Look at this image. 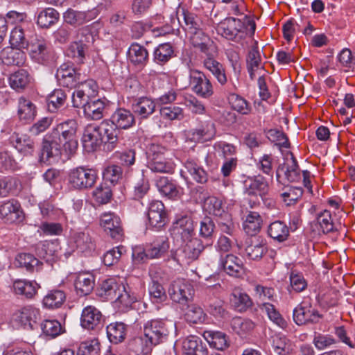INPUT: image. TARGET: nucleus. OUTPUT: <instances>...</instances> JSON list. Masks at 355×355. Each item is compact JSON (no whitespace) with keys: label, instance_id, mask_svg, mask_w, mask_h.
Instances as JSON below:
<instances>
[{"label":"nucleus","instance_id":"1","mask_svg":"<svg viewBox=\"0 0 355 355\" xmlns=\"http://www.w3.org/2000/svg\"><path fill=\"white\" fill-rule=\"evenodd\" d=\"M77 128L76 121L69 119L58 124L50 132L51 137L56 139L67 154L73 155L78 149Z\"/></svg>","mask_w":355,"mask_h":355},{"label":"nucleus","instance_id":"2","mask_svg":"<svg viewBox=\"0 0 355 355\" xmlns=\"http://www.w3.org/2000/svg\"><path fill=\"white\" fill-rule=\"evenodd\" d=\"M168 151L166 147L158 143H150L148 146V168L155 173L172 174L176 165L172 158L166 157Z\"/></svg>","mask_w":355,"mask_h":355},{"label":"nucleus","instance_id":"3","mask_svg":"<svg viewBox=\"0 0 355 355\" xmlns=\"http://www.w3.org/2000/svg\"><path fill=\"white\" fill-rule=\"evenodd\" d=\"M98 179V171L96 168L82 166L72 168L68 175L69 186L78 190H85L92 188Z\"/></svg>","mask_w":355,"mask_h":355},{"label":"nucleus","instance_id":"4","mask_svg":"<svg viewBox=\"0 0 355 355\" xmlns=\"http://www.w3.org/2000/svg\"><path fill=\"white\" fill-rule=\"evenodd\" d=\"M27 50L31 58L40 64H46L54 58L51 44L41 36L31 39Z\"/></svg>","mask_w":355,"mask_h":355},{"label":"nucleus","instance_id":"5","mask_svg":"<svg viewBox=\"0 0 355 355\" xmlns=\"http://www.w3.org/2000/svg\"><path fill=\"white\" fill-rule=\"evenodd\" d=\"M171 329L162 320H151L144 325V334L154 345L166 341Z\"/></svg>","mask_w":355,"mask_h":355},{"label":"nucleus","instance_id":"6","mask_svg":"<svg viewBox=\"0 0 355 355\" xmlns=\"http://www.w3.org/2000/svg\"><path fill=\"white\" fill-rule=\"evenodd\" d=\"M189 84L192 91L200 97L209 98L214 94V87L210 79L200 70H190Z\"/></svg>","mask_w":355,"mask_h":355},{"label":"nucleus","instance_id":"7","mask_svg":"<svg viewBox=\"0 0 355 355\" xmlns=\"http://www.w3.org/2000/svg\"><path fill=\"white\" fill-rule=\"evenodd\" d=\"M0 218L7 224H19L25 218L19 202L14 198L0 202Z\"/></svg>","mask_w":355,"mask_h":355},{"label":"nucleus","instance_id":"8","mask_svg":"<svg viewBox=\"0 0 355 355\" xmlns=\"http://www.w3.org/2000/svg\"><path fill=\"white\" fill-rule=\"evenodd\" d=\"M105 322V316L94 306L89 305L83 309L80 325L83 329L98 333L103 328Z\"/></svg>","mask_w":355,"mask_h":355},{"label":"nucleus","instance_id":"9","mask_svg":"<svg viewBox=\"0 0 355 355\" xmlns=\"http://www.w3.org/2000/svg\"><path fill=\"white\" fill-rule=\"evenodd\" d=\"M293 320L297 325L318 323L322 315L309 300H304L293 310Z\"/></svg>","mask_w":355,"mask_h":355},{"label":"nucleus","instance_id":"10","mask_svg":"<svg viewBox=\"0 0 355 355\" xmlns=\"http://www.w3.org/2000/svg\"><path fill=\"white\" fill-rule=\"evenodd\" d=\"M99 225L112 239L120 241L123 236V229L120 217L114 212L101 214Z\"/></svg>","mask_w":355,"mask_h":355},{"label":"nucleus","instance_id":"11","mask_svg":"<svg viewBox=\"0 0 355 355\" xmlns=\"http://www.w3.org/2000/svg\"><path fill=\"white\" fill-rule=\"evenodd\" d=\"M243 24L241 20L228 17L221 21L217 26V33L230 40L239 42L244 35Z\"/></svg>","mask_w":355,"mask_h":355},{"label":"nucleus","instance_id":"12","mask_svg":"<svg viewBox=\"0 0 355 355\" xmlns=\"http://www.w3.org/2000/svg\"><path fill=\"white\" fill-rule=\"evenodd\" d=\"M56 78L59 84L64 87H76L80 80V73L71 62L63 63L57 70Z\"/></svg>","mask_w":355,"mask_h":355},{"label":"nucleus","instance_id":"13","mask_svg":"<svg viewBox=\"0 0 355 355\" xmlns=\"http://www.w3.org/2000/svg\"><path fill=\"white\" fill-rule=\"evenodd\" d=\"M147 217L149 225L157 230L163 227L168 222L167 212L162 201H152L148 206Z\"/></svg>","mask_w":355,"mask_h":355},{"label":"nucleus","instance_id":"14","mask_svg":"<svg viewBox=\"0 0 355 355\" xmlns=\"http://www.w3.org/2000/svg\"><path fill=\"white\" fill-rule=\"evenodd\" d=\"M220 266L230 276L241 277L245 274L243 261L233 254L220 255Z\"/></svg>","mask_w":355,"mask_h":355},{"label":"nucleus","instance_id":"15","mask_svg":"<svg viewBox=\"0 0 355 355\" xmlns=\"http://www.w3.org/2000/svg\"><path fill=\"white\" fill-rule=\"evenodd\" d=\"M171 234L175 239L180 238L182 242L195 238V227L191 218L184 216L178 218L173 223Z\"/></svg>","mask_w":355,"mask_h":355},{"label":"nucleus","instance_id":"16","mask_svg":"<svg viewBox=\"0 0 355 355\" xmlns=\"http://www.w3.org/2000/svg\"><path fill=\"white\" fill-rule=\"evenodd\" d=\"M14 320L24 327L33 329L40 319V310L33 305H26L17 309L13 314Z\"/></svg>","mask_w":355,"mask_h":355},{"label":"nucleus","instance_id":"17","mask_svg":"<svg viewBox=\"0 0 355 355\" xmlns=\"http://www.w3.org/2000/svg\"><path fill=\"white\" fill-rule=\"evenodd\" d=\"M185 245L180 250L178 257H175L178 263L196 260L204 250L202 241L198 238H193L183 241Z\"/></svg>","mask_w":355,"mask_h":355},{"label":"nucleus","instance_id":"18","mask_svg":"<svg viewBox=\"0 0 355 355\" xmlns=\"http://www.w3.org/2000/svg\"><path fill=\"white\" fill-rule=\"evenodd\" d=\"M103 142V137L101 135L96 124H88L84 130L82 137L83 146L88 153L97 150Z\"/></svg>","mask_w":355,"mask_h":355},{"label":"nucleus","instance_id":"19","mask_svg":"<svg viewBox=\"0 0 355 355\" xmlns=\"http://www.w3.org/2000/svg\"><path fill=\"white\" fill-rule=\"evenodd\" d=\"M63 150V147L51 137L49 133L44 138L40 155V161L44 164H51V159L58 157Z\"/></svg>","mask_w":355,"mask_h":355},{"label":"nucleus","instance_id":"20","mask_svg":"<svg viewBox=\"0 0 355 355\" xmlns=\"http://www.w3.org/2000/svg\"><path fill=\"white\" fill-rule=\"evenodd\" d=\"M243 184L245 192L250 196L259 195L263 198L269 191V184L261 175L248 177Z\"/></svg>","mask_w":355,"mask_h":355},{"label":"nucleus","instance_id":"21","mask_svg":"<svg viewBox=\"0 0 355 355\" xmlns=\"http://www.w3.org/2000/svg\"><path fill=\"white\" fill-rule=\"evenodd\" d=\"M98 128L107 148L110 150H114L119 144L120 130L109 119L103 120L98 125Z\"/></svg>","mask_w":355,"mask_h":355},{"label":"nucleus","instance_id":"22","mask_svg":"<svg viewBox=\"0 0 355 355\" xmlns=\"http://www.w3.org/2000/svg\"><path fill=\"white\" fill-rule=\"evenodd\" d=\"M191 286L183 280L178 279L171 284L168 288V295L171 299L179 304H186L192 295Z\"/></svg>","mask_w":355,"mask_h":355},{"label":"nucleus","instance_id":"23","mask_svg":"<svg viewBox=\"0 0 355 355\" xmlns=\"http://www.w3.org/2000/svg\"><path fill=\"white\" fill-rule=\"evenodd\" d=\"M73 285L78 295L90 294L95 286V276L89 272L82 271L74 275Z\"/></svg>","mask_w":355,"mask_h":355},{"label":"nucleus","instance_id":"24","mask_svg":"<svg viewBox=\"0 0 355 355\" xmlns=\"http://www.w3.org/2000/svg\"><path fill=\"white\" fill-rule=\"evenodd\" d=\"M60 250L58 239L42 241L37 243L35 246L37 254L48 262L53 261L58 258Z\"/></svg>","mask_w":355,"mask_h":355},{"label":"nucleus","instance_id":"25","mask_svg":"<svg viewBox=\"0 0 355 355\" xmlns=\"http://www.w3.org/2000/svg\"><path fill=\"white\" fill-rule=\"evenodd\" d=\"M10 143L22 155H32L35 151V142L30 136L13 132L10 138Z\"/></svg>","mask_w":355,"mask_h":355},{"label":"nucleus","instance_id":"26","mask_svg":"<svg viewBox=\"0 0 355 355\" xmlns=\"http://www.w3.org/2000/svg\"><path fill=\"white\" fill-rule=\"evenodd\" d=\"M109 120L120 130L132 128L136 122L133 112L125 108L116 109Z\"/></svg>","mask_w":355,"mask_h":355},{"label":"nucleus","instance_id":"27","mask_svg":"<svg viewBox=\"0 0 355 355\" xmlns=\"http://www.w3.org/2000/svg\"><path fill=\"white\" fill-rule=\"evenodd\" d=\"M39 288H40V285L35 281L19 279L14 280L12 283V289L15 294L28 300L34 298L37 294Z\"/></svg>","mask_w":355,"mask_h":355},{"label":"nucleus","instance_id":"28","mask_svg":"<svg viewBox=\"0 0 355 355\" xmlns=\"http://www.w3.org/2000/svg\"><path fill=\"white\" fill-rule=\"evenodd\" d=\"M131 107L134 115L141 119H146L155 112L156 103L150 98L140 97L133 101Z\"/></svg>","mask_w":355,"mask_h":355},{"label":"nucleus","instance_id":"29","mask_svg":"<svg viewBox=\"0 0 355 355\" xmlns=\"http://www.w3.org/2000/svg\"><path fill=\"white\" fill-rule=\"evenodd\" d=\"M0 59L8 66L22 67L26 62V55L20 48L6 47L1 51Z\"/></svg>","mask_w":355,"mask_h":355},{"label":"nucleus","instance_id":"30","mask_svg":"<svg viewBox=\"0 0 355 355\" xmlns=\"http://www.w3.org/2000/svg\"><path fill=\"white\" fill-rule=\"evenodd\" d=\"M184 355H208V349L202 339L196 336H189L182 343Z\"/></svg>","mask_w":355,"mask_h":355},{"label":"nucleus","instance_id":"31","mask_svg":"<svg viewBox=\"0 0 355 355\" xmlns=\"http://www.w3.org/2000/svg\"><path fill=\"white\" fill-rule=\"evenodd\" d=\"M216 134V128L211 120L200 121L199 125L193 130V139L197 141H208L212 140Z\"/></svg>","mask_w":355,"mask_h":355},{"label":"nucleus","instance_id":"32","mask_svg":"<svg viewBox=\"0 0 355 355\" xmlns=\"http://www.w3.org/2000/svg\"><path fill=\"white\" fill-rule=\"evenodd\" d=\"M120 284L114 278H107L99 283L96 295L103 300H113L120 289Z\"/></svg>","mask_w":355,"mask_h":355},{"label":"nucleus","instance_id":"33","mask_svg":"<svg viewBox=\"0 0 355 355\" xmlns=\"http://www.w3.org/2000/svg\"><path fill=\"white\" fill-rule=\"evenodd\" d=\"M159 191L171 199H178L183 194V188L167 177H160L156 182Z\"/></svg>","mask_w":355,"mask_h":355},{"label":"nucleus","instance_id":"34","mask_svg":"<svg viewBox=\"0 0 355 355\" xmlns=\"http://www.w3.org/2000/svg\"><path fill=\"white\" fill-rule=\"evenodd\" d=\"M184 166L194 181L200 184L207 182L208 174L203 167L200 166L198 159L189 157L184 162Z\"/></svg>","mask_w":355,"mask_h":355},{"label":"nucleus","instance_id":"35","mask_svg":"<svg viewBox=\"0 0 355 355\" xmlns=\"http://www.w3.org/2000/svg\"><path fill=\"white\" fill-rule=\"evenodd\" d=\"M169 247L168 239L166 235L157 236L146 247L148 257L150 259H159L168 252Z\"/></svg>","mask_w":355,"mask_h":355},{"label":"nucleus","instance_id":"36","mask_svg":"<svg viewBox=\"0 0 355 355\" xmlns=\"http://www.w3.org/2000/svg\"><path fill=\"white\" fill-rule=\"evenodd\" d=\"M202 336L210 347L218 350L223 351L230 345L229 337L223 332L207 330L203 332Z\"/></svg>","mask_w":355,"mask_h":355},{"label":"nucleus","instance_id":"37","mask_svg":"<svg viewBox=\"0 0 355 355\" xmlns=\"http://www.w3.org/2000/svg\"><path fill=\"white\" fill-rule=\"evenodd\" d=\"M205 54L207 57L203 60V66L214 76L220 85H225L227 82V78L223 65L214 59L209 55V51Z\"/></svg>","mask_w":355,"mask_h":355},{"label":"nucleus","instance_id":"38","mask_svg":"<svg viewBox=\"0 0 355 355\" xmlns=\"http://www.w3.org/2000/svg\"><path fill=\"white\" fill-rule=\"evenodd\" d=\"M155 346L146 336H139L130 340L128 346L130 355H147Z\"/></svg>","mask_w":355,"mask_h":355},{"label":"nucleus","instance_id":"39","mask_svg":"<svg viewBox=\"0 0 355 355\" xmlns=\"http://www.w3.org/2000/svg\"><path fill=\"white\" fill-rule=\"evenodd\" d=\"M230 302L236 310L241 312L246 311L252 305L250 296L239 288L233 289L230 296Z\"/></svg>","mask_w":355,"mask_h":355},{"label":"nucleus","instance_id":"40","mask_svg":"<svg viewBox=\"0 0 355 355\" xmlns=\"http://www.w3.org/2000/svg\"><path fill=\"white\" fill-rule=\"evenodd\" d=\"M17 115L20 121H33L37 115L36 106L31 100L21 97L18 100Z\"/></svg>","mask_w":355,"mask_h":355},{"label":"nucleus","instance_id":"41","mask_svg":"<svg viewBox=\"0 0 355 355\" xmlns=\"http://www.w3.org/2000/svg\"><path fill=\"white\" fill-rule=\"evenodd\" d=\"M71 239L78 252L90 253L95 250L96 245L89 234L85 232H75Z\"/></svg>","mask_w":355,"mask_h":355},{"label":"nucleus","instance_id":"42","mask_svg":"<svg viewBox=\"0 0 355 355\" xmlns=\"http://www.w3.org/2000/svg\"><path fill=\"white\" fill-rule=\"evenodd\" d=\"M268 234L274 241L282 243L289 236V227L284 222L276 220L269 225Z\"/></svg>","mask_w":355,"mask_h":355},{"label":"nucleus","instance_id":"43","mask_svg":"<svg viewBox=\"0 0 355 355\" xmlns=\"http://www.w3.org/2000/svg\"><path fill=\"white\" fill-rule=\"evenodd\" d=\"M128 55L130 61L135 65L144 66L148 60V51L137 43H133L130 46Z\"/></svg>","mask_w":355,"mask_h":355},{"label":"nucleus","instance_id":"44","mask_svg":"<svg viewBox=\"0 0 355 355\" xmlns=\"http://www.w3.org/2000/svg\"><path fill=\"white\" fill-rule=\"evenodd\" d=\"M106 330L109 340L114 344L123 342L127 334V326L123 322L110 323L107 326Z\"/></svg>","mask_w":355,"mask_h":355},{"label":"nucleus","instance_id":"45","mask_svg":"<svg viewBox=\"0 0 355 355\" xmlns=\"http://www.w3.org/2000/svg\"><path fill=\"white\" fill-rule=\"evenodd\" d=\"M66 300V294L61 290L50 291L43 298L42 305L48 309L60 308Z\"/></svg>","mask_w":355,"mask_h":355},{"label":"nucleus","instance_id":"46","mask_svg":"<svg viewBox=\"0 0 355 355\" xmlns=\"http://www.w3.org/2000/svg\"><path fill=\"white\" fill-rule=\"evenodd\" d=\"M262 222L261 216L258 212L250 211L243 223V228L247 234L254 236L261 230Z\"/></svg>","mask_w":355,"mask_h":355},{"label":"nucleus","instance_id":"47","mask_svg":"<svg viewBox=\"0 0 355 355\" xmlns=\"http://www.w3.org/2000/svg\"><path fill=\"white\" fill-rule=\"evenodd\" d=\"M320 304L324 308L336 306L339 300V292L333 288L325 287L320 289L318 297Z\"/></svg>","mask_w":355,"mask_h":355},{"label":"nucleus","instance_id":"48","mask_svg":"<svg viewBox=\"0 0 355 355\" xmlns=\"http://www.w3.org/2000/svg\"><path fill=\"white\" fill-rule=\"evenodd\" d=\"M246 256L248 259L254 261H258L266 254L271 258H273L276 252L273 250H268L266 244L259 243L251 244L245 248Z\"/></svg>","mask_w":355,"mask_h":355},{"label":"nucleus","instance_id":"49","mask_svg":"<svg viewBox=\"0 0 355 355\" xmlns=\"http://www.w3.org/2000/svg\"><path fill=\"white\" fill-rule=\"evenodd\" d=\"M83 110L87 118L92 120H100L104 116L105 103L101 99L90 100Z\"/></svg>","mask_w":355,"mask_h":355},{"label":"nucleus","instance_id":"50","mask_svg":"<svg viewBox=\"0 0 355 355\" xmlns=\"http://www.w3.org/2000/svg\"><path fill=\"white\" fill-rule=\"evenodd\" d=\"M60 18L59 12L53 8H47L40 12L37 19V24L44 28H48L55 24Z\"/></svg>","mask_w":355,"mask_h":355},{"label":"nucleus","instance_id":"51","mask_svg":"<svg viewBox=\"0 0 355 355\" xmlns=\"http://www.w3.org/2000/svg\"><path fill=\"white\" fill-rule=\"evenodd\" d=\"M30 75L25 69H19L11 74L9 78L10 87L16 91L24 90L30 83Z\"/></svg>","mask_w":355,"mask_h":355},{"label":"nucleus","instance_id":"52","mask_svg":"<svg viewBox=\"0 0 355 355\" xmlns=\"http://www.w3.org/2000/svg\"><path fill=\"white\" fill-rule=\"evenodd\" d=\"M88 49L87 45L83 40L72 42L67 49V56L73 58L77 63L84 62L86 51Z\"/></svg>","mask_w":355,"mask_h":355},{"label":"nucleus","instance_id":"53","mask_svg":"<svg viewBox=\"0 0 355 355\" xmlns=\"http://www.w3.org/2000/svg\"><path fill=\"white\" fill-rule=\"evenodd\" d=\"M64 22L73 26H78L87 23L90 20L88 13L84 11H78L69 8L63 14Z\"/></svg>","mask_w":355,"mask_h":355},{"label":"nucleus","instance_id":"54","mask_svg":"<svg viewBox=\"0 0 355 355\" xmlns=\"http://www.w3.org/2000/svg\"><path fill=\"white\" fill-rule=\"evenodd\" d=\"M204 209L209 214L217 218L224 216L227 212L225 210L223 200L215 196H209L205 200Z\"/></svg>","mask_w":355,"mask_h":355},{"label":"nucleus","instance_id":"55","mask_svg":"<svg viewBox=\"0 0 355 355\" xmlns=\"http://www.w3.org/2000/svg\"><path fill=\"white\" fill-rule=\"evenodd\" d=\"M190 41L192 45L198 48L201 52L207 53L209 51L208 43L210 41L209 37L204 31V28L196 30L189 33Z\"/></svg>","mask_w":355,"mask_h":355},{"label":"nucleus","instance_id":"56","mask_svg":"<svg viewBox=\"0 0 355 355\" xmlns=\"http://www.w3.org/2000/svg\"><path fill=\"white\" fill-rule=\"evenodd\" d=\"M67 101V94L61 89H54L48 96L47 104L49 110L55 112L62 107Z\"/></svg>","mask_w":355,"mask_h":355},{"label":"nucleus","instance_id":"57","mask_svg":"<svg viewBox=\"0 0 355 355\" xmlns=\"http://www.w3.org/2000/svg\"><path fill=\"white\" fill-rule=\"evenodd\" d=\"M231 107L242 115H248L252 111L250 103L242 96L232 94L229 97Z\"/></svg>","mask_w":355,"mask_h":355},{"label":"nucleus","instance_id":"58","mask_svg":"<svg viewBox=\"0 0 355 355\" xmlns=\"http://www.w3.org/2000/svg\"><path fill=\"white\" fill-rule=\"evenodd\" d=\"M272 347L279 355H287L291 351V341L283 335L276 334L272 337Z\"/></svg>","mask_w":355,"mask_h":355},{"label":"nucleus","instance_id":"59","mask_svg":"<svg viewBox=\"0 0 355 355\" xmlns=\"http://www.w3.org/2000/svg\"><path fill=\"white\" fill-rule=\"evenodd\" d=\"M231 327L237 334L243 336L252 331L255 325L251 320L235 317L231 321Z\"/></svg>","mask_w":355,"mask_h":355},{"label":"nucleus","instance_id":"60","mask_svg":"<svg viewBox=\"0 0 355 355\" xmlns=\"http://www.w3.org/2000/svg\"><path fill=\"white\" fill-rule=\"evenodd\" d=\"M290 287L288 291L290 293H301L307 288L308 283L304 275L301 272L292 271L289 276Z\"/></svg>","mask_w":355,"mask_h":355},{"label":"nucleus","instance_id":"61","mask_svg":"<svg viewBox=\"0 0 355 355\" xmlns=\"http://www.w3.org/2000/svg\"><path fill=\"white\" fill-rule=\"evenodd\" d=\"M206 314L202 309L196 304L188 306L184 314V319L188 323L198 324L205 321Z\"/></svg>","mask_w":355,"mask_h":355},{"label":"nucleus","instance_id":"62","mask_svg":"<svg viewBox=\"0 0 355 355\" xmlns=\"http://www.w3.org/2000/svg\"><path fill=\"white\" fill-rule=\"evenodd\" d=\"M261 309L263 311H265L268 315V318L271 321L275 323L277 325L282 329L287 327V322L275 309V306L270 303L265 302L263 303Z\"/></svg>","mask_w":355,"mask_h":355},{"label":"nucleus","instance_id":"63","mask_svg":"<svg viewBox=\"0 0 355 355\" xmlns=\"http://www.w3.org/2000/svg\"><path fill=\"white\" fill-rule=\"evenodd\" d=\"M184 28L189 33L204 28L205 25L201 18L193 12L183 11Z\"/></svg>","mask_w":355,"mask_h":355},{"label":"nucleus","instance_id":"64","mask_svg":"<svg viewBox=\"0 0 355 355\" xmlns=\"http://www.w3.org/2000/svg\"><path fill=\"white\" fill-rule=\"evenodd\" d=\"M160 116L166 121L182 120L184 118V110L175 105L163 106L159 109Z\"/></svg>","mask_w":355,"mask_h":355}]
</instances>
